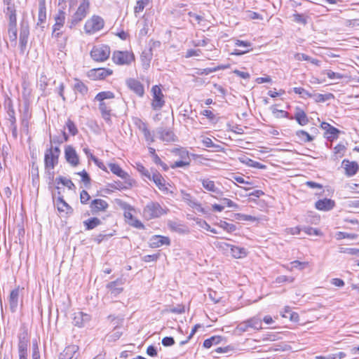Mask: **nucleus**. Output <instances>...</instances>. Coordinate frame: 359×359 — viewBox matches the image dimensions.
Instances as JSON below:
<instances>
[{"label":"nucleus","mask_w":359,"mask_h":359,"mask_svg":"<svg viewBox=\"0 0 359 359\" xmlns=\"http://www.w3.org/2000/svg\"><path fill=\"white\" fill-rule=\"evenodd\" d=\"M170 240L167 236L155 235L153 236L149 241V247L152 248H159L162 245H170Z\"/></svg>","instance_id":"nucleus-17"},{"label":"nucleus","mask_w":359,"mask_h":359,"mask_svg":"<svg viewBox=\"0 0 359 359\" xmlns=\"http://www.w3.org/2000/svg\"><path fill=\"white\" fill-rule=\"evenodd\" d=\"M55 182L57 184L61 183L64 186L67 187L69 189H75V185L72 182V181L69 179H67L66 177L60 176V177L56 178Z\"/></svg>","instance_id":"nucleus-46"},{"label":"nucleus","mask_w":359,"mask_h":359,"mask_svg":"<svg viewBox=\"0 0 359 359\" xmlns=\"http://www.w3.org/2000/svg\"><path fill=\"white\" fill-rule=\"evenodd\" d=\"M335 206L334 201L330 198H323L317 201L315 203V207L318 210L329 211L334 208Z\"/></svg>","instance_id":"nucleus-21"},{"label":"nucleus","mask_w":359,"mask_h":359,"mask_svg":"<svg viewBox=\"0 0 359 359\" xmlns=\"http://www.w3.org/2000/svg\"><path fill=\"white\" fill-rule=\"evenodd\" d=\"M151 177V180H152L156 184V185L160 190L163 191H168V187H166L165 184V180L158 172L155 171L154 172H153Z\"/></svg>","instance_id":"nucleus-24"},{"label":"nucleus","mask_w":359,"mask_h":359,"mask_svg":"<svg viewBox=\"0 0 359 359\" xmlns=\"http://www.w3.org/2000/svg\"><path fill=\"white\" fill-rule=\"evenodd\" d=\"M134 123L142 133L148 128L147 124L140 118H136L134 121Z\"/></svg>","instance_id":"nucleus-55"},{"label":"nucleus","mask_w":359,"mask_h":359,"mask_svg":"<svg viewBox=\"0 0 359 359\" xmlns=\"http://www.w3.org/2000/svg\"><path fill=\"white\" fill-rule=\"evenodd\" d=\"M221 201L223 204V205H226L229 208H232L233 209H238V205L236 204V203H234L233 201H231V199H229L227 198H223L221 199Z\"/></svg>","instance_id":"nucleus-57"},{"label":"nucleus","mask_w":359,"mask_h":359,"mask_svg":"<svg viewBox=\"0 0 359 359\" xmlns=\"http://www.w3.org/2000/svg\"><path fill=\"white\" fill-rule=\"evenodd\" d=\"M112 74L113 71L111 69L96 68L89 70L87 73V76L90 79L97 81L104 79Z\"/></svg>","instance_id":"nucleus-10"},{"label":"nucleus","mask_w":359,"mask_h":359,"mask_svg":"<svg viewBox=\"0 0 359 359\" xmlns=\"http://www.w3.org/2000/svg\"><path fill=\"white\" fill-rule=\"evenodd\" d=\"M90 159L102 170L107 171V168L104 164L96 158L93 154H90Z\"/></svg>","instance_id":"nucleus-62"},{"label":"nucleus","mask_w":359,"mask_h":359,"mask_svg":"<svg viewBox=\"0 0 359 359\" xmlns=\"http://www.w3.org/2000/svg\"><path fill=\"white\" fill-rule=\"evenodd\" d=\"M46 20V8L44 1H40L39 4V15L37 25H41Z\"/></svg>","instance_id":"nucleus-32"},{"label":"nucleus","mask_w":359,"mask_h":359,"mask_svg":"<svg viewBox=\"0 0 359 359\" xmlns=\"http://www.w3.org/2000/svg\"><path fill=\"white\" fill-rule=\"evenodd\" d=\"M232 257L236 259L242 258L246 256L247 252L244 248L232 245L230 250Z\"/></svg>","instance_id":"nucleus-39"},{"label":"nucleus","mask_w":359,"mask_h":359,"mask_svg":"<svg viewBox=\"0 0 359 359\" xmlns=\"http://www.w3.org/2000/svg\"><path fill=\"white\" fill-rule=\"evenodd\" d=\"M296 135L302 142L304 143L311 142L314 140L313 136L311 135L304 130H297L296 132Z\"/></svg>","instance_id":"nucleus-42"},{"label":"nucleus","mask_w":359,"mask_h":359,"mask_svg":"<svg viewBox=\"0 0 359 359\" xmlns=\"http://www.w3.org/2000/svg\"><path fill=\"white\" fill-rule=\"evenodd\" d=\"M60 154V149L58 147H50L48 149L44 155V164L46 169L53 170L58 163V158Z\"/></svg>","instance_id":"nucleus-2"},{"label":"nucleus","mask_w":359,"mask_h":359,"mask_svg":"<svg viewBox=\"0 0 359 359\" xmlns=\"http://www.w3.org/2000/svg\"><path fill=\"white\" fill-rule=\"evenodd\" d=\"M151 93L153 95L151 102L152 109L155 111L161 110L165 104L164 95L161 88L157 85L154 86L151 88Z\"/></svg>","instance_id":"nucleus-8"},{"label":"nucleus","mask_w":359,"mask_h":359,"mask_svg":"<svg viewBox=\"0 0 359 359\" xmlns=\"http://www.w3.org/2000/svg\"><path fill=\"white\" fill-rule=\"evenodd\" d=\"M144 137L145 138V140L149 143L151 144L154 142V138L153 135L151 134V131L149 128H147L145 131L142 132Z\"/></svg>","instance_id":"nucleus-64"},{"label":"nucleus","mask_w":359,"mask_h":359,"mask_svg":"<svg viewBox=\"0 0 359 359\" xmlns=\"http://www.w3.org/2000/svg\"><path fill=\"white\" fill-rule=\"evenodd\" d=\"M89 1L83 0V1L80 4L79 8H77L76 11L71 17V19L68 22L70 28H72L73 27L76 26L79 22H81L83 19L86 18L89 9Z\"/></svg>","instance_id":"nucleus-3"},{"label":"nucleus","mask_w":359,"mask_h":359,"mask_svg":"<svg viewBox=\"0 0 359 359\" xmlns=\"http://www.w3.org/2000/svg\"><path fill=\"white\" fill-rule=\"evenodd\" d=\"M109 207L107 201L102 199H95L92 201L90 208L91 212L95 215L100 212L105 211Z\"/></svg>","instance_id":"nucleus-19"},{"label":"nucleus","mask_w":359,"mask_h":359,"mask_svg":"<svg viewBox=\"0 0 359 359\" xmlns=\"http://www.w3.org/2000/svg\"><path fill=\"white\" fill-rule=\"evenodd\" d=\"M358 237V235L355 233H349L346 232L339 231L336 234V238L337 240H341L344 238H350V239H355Z\"/></svg>","instance_id":"nucleus-50"},{"label":"nucleus","mask_w":359,"mask_h":359,"mask_svg":"<svg viewBox=\"0 0 359 359\" xmlns=\"http://www.w3.org/2000/svg\"><path fill=\"white\" fill-rule=\"evenodd\" d=\"M293 91L298 95H300L302 97H311L312 94L309 93L307 90L302 87H295L293 88Z\"/></svg>","instance_id":"nucleus-52"},{"label":"nucleus","mask_w":359,"mask_h":359,"mask_svg":"<svg viewBox=\"0 0 359 359\" xmlns=\"http://www.w3.org/2000/svg\"><path fill=\"white\" fill-rule=\"evenodd\" d=\"M302 231L305 232L308 235H315V236H321L322 233L320 230L311 227V226H304L302 228Z\"/></svg>","instance_id":"nucleus-53"},{"label":"nucleus","mask_w":359,"mask_h":359,"mask_svg":"<svg viewBox=\"0 0 359 359\" xmlns=\"http://www.w3.org/2000/svg\"><path fill=\"white\" fill-rule=\"evenodd\" d=\"M341 165L345 170V175L348 177H352L355 175L359 169V166L357 162L350 161L347 159L343 160Z\"/></svg>","instance_id":"nucleus-18"},{"label":"nucleus","mask_w":359,"mask_h":359,"mask_svg":"<svg viewBox=\"0 0 359 359\" xmlns=\"http://www.w3.org/2000/svg\"><path fill=\"white\" fill-rule=\"evenodd\" d=\"M104 25V20L101 17L94 15L86 21L84 25V30L87 34H93L102 29Z\"/></svg>","instance_id":"nucleus-7"},{"label":"nucleus","mask_w":359,"mask_h":359,"mask_svg":"<svg viewBox=\"0 0 359 359\" xmlns=\"http://www.w3.org/2000/svg\"><path fill=\"white\" fill-rule=\"evenodd\" d=\"M4 12L6 13V15L8 18V23L17 22L15 6H6V9L4 10Z\"/></svg>","instance_id":"nucleus-35"},{"label":"nucleus","mask_w":359,"mask_h":359,"mask_svg":"<svg viewBox=\"0 0 359 359\" xmlns=\"http://www.w3.org/2000/svg\"><path fill=\"white\" fill-rule=\"evenodd\" d=\"M198 181L201 183L203 187L209 192L215 194V197L222 196L223 191L216 186L215 182L210 178H200Z\"/></svg>","instance_id":"nucleus-11"},{"label":"nucleus","mask_w":359,"mask_h":359,"mask_svg":"<svg viewBox=\"0 0 359 359\" xmlns=\"http://www.w3.org/2000/svg\"><path fill=\"white\" fill-rule=\"evenodd\" d=\"M294 118L302 126H306L309 123V118L304 111L298 107L297 108Z\"/></svg>","instance_id":"nucleus-31"},{"label":"nucleus","mask_w":359,"mask_h":359,"mask_svg":"<svg viewBox=\"0 0 359 359\" xmlns=\"http://www.w3.org/2000/svg\"><path fill=\"white\" fill-rule=\"evenodd\" d=\"M56 205L59 212H65L67 215L73 213V208L62 197H58Z\"/></svg>","instance_id":"nucleus-27"},{"label":"nucleus","mask_w":359,"mask_h":359,"mask_svg":"<svg viewBox=\"0 0 359 359\" xmlns=\"http://www.w3.org/2000/svg\"><path fill=\"white\" fill-rule=\"evenodd\" d=\"M128 224L137 229H143L144 225L137 219L133 217L130 221H128Z\"/></svg>","instance_id":"nucleus-59"},{"label":"nucleus","mask_w":359,"mask_h":359,"mask_svg":"<svg viewBox=\"0 0 359 359\" xmlns=\"http://www.w3.org/2000/svg\"><path fill=\"white\" fill-rule=\"evenodd\" d=\"M29 35V24L27 21H22L20 22V53L22 54L25 53L26 46L28 42Z\"/></svg>","instance_id":"nucleus-9"},{"label":"nucleus","mask_w":359,"mask_h":359,"mask_svg":"<svg viewBox=\"0 0 359 359\" xmlns=\"http://www.w3.org/2000/svg\"><path fill=\"white\" fill-rule=\"evenodd\" d=\"M323 74H326L330 79H341L343 78V76L341 74L334 72L331 70H325Z\"/></svg>","instance_id":"nucleus-58"},{"label":"nucleus","mask_w":359,"mask_h":359,"mask_svg":"<svg viewBox=\"0 0 359 359\" xmlns=\"http://www.w3.org/2000/svg\"><path fill=\"white\" fill-rule=\"evenodd\" d=\"M290 264L292 266V269H298L299 270H303L304 268H306L308 266V262H300L299 260H295L292 262H290Z\"/></svg>","instance_id":"nucleus-54"},{"label":"nucleus","mask_w":359,"mask_h":359,"mask_svg":"<svg viewBox=\"0 0 359 359\" xmlns=\"http://www.w3.org/2000/svg\"><path fill=\"white\" fill-rule=\"evenodd\" d=\"M102 224V222L97 217H91L88 219L83 221V225L86 230H91L98 226Z\"/></svg>","instance_id":"nucleus-38"},{"label":"nucleus","mask_w":359,"mask_h":359,"mask_svg":"<svg viewBox=\"0 0 359 359\" xmlns=\"http://www.w3.org/2000/svg\"><path fill=\"white\" fill-rule=\"evenodd\" d=\"M149 0H139L136 3V6L134 8V13L136 16L142 12L144 8L149 4Z\"/></svg>","instance_id":"nucleus-44"},{"label":"nucleus","mask_w":359,"mask_h":359,"mask_svg":"<svg viewBox=\"0 0 359 359\" xmlns=\"http://www.w3.org/2000/svg\"><path fill=\"white\" fill-rule=\"evenodd\" d=\"M136 168L142 175L145 176L149 180H151V173L142 163H136Z\"/></svg>","instance_id":"nucleus-51"},{"label":"nucleus","mask_w":359,"mask_h":359,"mask_svg":"<svg viewBox=\"0 0 359 359\" xmlns=\"http://www.w3.org/2000/svg\"><path fill=\"white\" fill-rule=\"evenodd\" d=\"M66 19V14L62 11H59L57 15L55 16V24L53 27V35L59 38L62 34V32H57L63 27Z\"/></svg>","instance_id":"nucleus-13"},{"label":"nucleus","mask_w":359,"mask_h":359,"mask_svg":"<svg viewBox=\"0 0 359 359\" xmlns=\"http://www.w3.org/2000/svg\"><path fill=\"white\" fill-rule=\"evenodd\" d=\"M209 298L214 302L218 303L220 301L221 297L218 294L216 291L210 290L209 291Z\"/></svg>","instance_id":"nucleus-63"},{"label":"nucleus","mask_w":359,"mask_h":359,"mask_svg":"<svg viewBox=\"0 0 359 359\" xmlns=\"http://www.w3.org/2000/svg\"><path fill=\"white\" fill-rule=\"evenodd\" d=\"M293 21L296 23L301 24L303 25H306L308 23V17L305 16L304 14H300L298 13H294L292 15Z\"/></svg>","instance_id":"nucleus-47"},{"label":"nucleus","mask_w":359,"mask_h":359,"mask_svg":"<svg viewBox=\"0 0 359 359\" xmlns=\"http://www.w3.org/2000/svg\"><path fill=\"white\" fill-rule=\"evenodd\" d=\"M79 348L76 345H71L67 346L62 353H60V358H65V359H72L74 353L78 351Z\"/></svg>","instance_id":"nucleus-34"},{"label":"nucleus","mask_w":359,"mask_h":359,"mask_svg":"<svg viewBox=\"0 0 359 359\" xmlns=\"http://www.w3.org/2000/svg\"><path fill=\"white\" fill-rule=\"evenodd\" d=\"M311 97H313V100H315V102H324L327 100L334 99V95L330 93H326V94L316 93V94L312 95Z\"/></svg>","instance_id":"nucleus-40"},{"label":"nucleus","mask_w":359,"mask_h":359,"mask_svg":"<svg viewBox=\"0 0 359 359\" xmlns=\"http://www.w3.org/2000/svg\"><path fill=\"white\" fill-rule=\"evenodd\" d=\"M151 50L150 49L148 52L144 51L141 55V61L144 69H147L150 66V62L152 57Z\"/></svg>","instance_id":"nucleus-41"},{"label":"nucleus","mask_w":359,"mask_h":359,"mask_svg":"<svg viewBox=\"0 0 359 359\" xmlns=\"http://www.w3.org/2000/svg\"><path fill=\"white\" fill-rule=\"evenodd\" d=\"M74 90L79 92L82 95H86L88 93V88L87 86L79 79H74Z\"/></svg>","instance_id":"nucleus-36"},{"label":"nucleus","mask_w":359,"mask_h":359,"mask_svg":"<svg viewBox=\"0 0 359 359\" xmlns=\"http://www.w3.org/2000/svg\"><path fill=\"white\" fill-rule=\"evenodd\" d=\"M239 159H240L241 162L247 165L249 167L258 168V169H265L266 168V165L260 163L259 162L253 161L248 157L244 156L243 158H240Z\"/></svg>","instance_id":"nucleus-37"},{"label":"nucleus","mask_w":359,"mask_h":359,"mask_svg":"<svg viewBox=\"0 0 359 359\" xmlns=\"http://www.w3.org/2000/svg\"><path fill=\"white\" fill-rule=\"evenodd\" d=\"M235 46L245 48L244 50L235 49L234 50L235 55H241L249 52V50H250V48L251 47V43L246 41L237 40L235 43Z\"/></svg>","instance_id":"nucleus-30"},{"label":"nucleus","mask_w":359,"mask_h":359,"mask_svg":"<svg viewBox=\"0 0 359 359\" xmlns=\"http://www.w3.org/2000/svg\"><path fill=\"white\" fill-rule=\"evenodd\" d=\"M112 60L118 65H128L135 60V55L132 52L116 50L113 53Z\"/></svg>","instance_id":"nucleus-6"},{"label":"nucleus","mask_w":359,"mask_h":359,"mask_svg":"<svg viewBox=\"0 0 359 359\" xmlns=\"http://www.w3.org/2000/svg\"><path fill=\"white\" fill-rule=\"evenodd\" d=\"M217 224L219 227L229 233L233 232L236 229V227L233 224H230L225 221L221 220Z\"/></svg>","instance_id":"nucleus-48"},{"label":"nucleus","mask_w":359,"mask_h":359,"mask_svg":"<svg viewBox=\"0 0 359 359\" xmlns=\"http://www.w3.org/2000/svg\"><path fill=\"white\" fill-rule=\"evenodd\" d=\"M110 48L107 45L95 46L90 54L91 58L95 62H104L110 55Z\"/></svg>","instance_id":"nucleus-5"},{"label":"nucleus","mask_w":359,"mask_h":359,"mask_svg":"<svg viewBox=\"0 0 359 359\" xmlns=\"http://www.w3.org/2000/svg\"><path fill=\"white\" fill-rule=\"evenodd\" d=\"M123 281L121 279H117L115 281L109 283L107 287L109 290L111 294L117 295L123 291Z\"/></svg>","instance_id":"nucleus-26"},{"label":"nucleus","mask_w":359,"mask_h":359,"mask_svg":"<svg viewBox=\"0 0 359 359\" xmlns=\"http://www.w3.org/2000/svg\"><path fill=\"white\" fill-rule=\"evenodd\" d=\"M340 252L346 253L353 255H359V249L350 248H342L340 250Z\"/></svg>","instance_id":"nucleus-60"},{"label":"nucleus","mask_w":359,"mask_h":359,"mask_svg":"<svg viewBox=\"0 0 359 359\" xmlns=\"http://www.w3.org/2000/svg\"><path fill=\"white\" fill-rule=\"evenodd\" d=\"M156 133L163 142H171L176 140V136L170 128L159 127L156 129Z\"/></svg>","instance_id":"nucleus-14"},{"label":"nucleus","mask_w":359,"mask_h":359,"mask_svg":"<svg viewBox=\"0 0 359 359\" xmlns=\"http://www.w3.org/2000/svg\"><path fill=\"white\" fill-rule=\"evenodd\" d=\"M165 213L158 203L153 201L148 203L143 210L144 217L147 219L159 217Z\"/></svg>","instance_id":"nucleus-4"},{"label":"nucleus","mask_w":359,"mask_h":359,"mask_svg":"<svg viewBox=\"0 0 359 359\" xmlns=\"http://www.w3.org/2000/svg\"><path fill=\"white\" fill-rule=\"evenodd\" d=\"M251 328L255 330L262 329V320L257 317H252L247 320Z\"/></svg>","instance_id":"nucleus-45"},{"label":"nucleus","mask_w":359,"mask_h":359,"mask_svg":"<svg viewBox=\"0 0 359 359\" xmlns=\"http://www.w3.org/2000/svg\"><path fill=\"white\" fill-rule=\"evenodd\" d=\"M321 128L325 131V135L328 140L332 141L334 139L337 138L339 130L331 126L327 122H323L320 125Z\"/></svg>","instance_id":"nucleus-20"},{"label":"nucleus","mask_w":359,"mask_h":359,"mask_svg":"<svg viewBox=\"0 0 359 359\" xmlns=\"http://www.w3.org/2000/svg\"><path fill=\"white\" fill-rule=\"evenodd\" d=\"M346 150V147L344 144H338L334 148V154L337 156V158L341 157L344 155V153Z\"/></svg>","instance_id":"nucleus-56"},{"label":"nucleus","mask_w":359,"mask_h":359,"mask_svg":"<svg viewBox=\"0 0 359 359\" xmlns=\"http://www.w3.org/2000/svg\"><path fill=\"white\" fill-rule=\"evenodd\" d=\"M126 85L130 90L139 97H142L144 95V86L139 81L135 79H128L126 80Z\"/></svg>","instance_id":"nucleus-16"},{"label":"nucleus","mask_w":359,"mask_h":359,"mask_svg":"<svg viewBox=\"0 0 359 359\" xmlns=\"http://www.w3.org/2000/svg\"><path fill=\"white\" fill-rule=\"evenodd\" d=\"M29 340L27 337V334L23 333L18 336V353L19 355H27V347Z\"/></svg>","instance_id":"nucleus-23"},{"label":"nucleus","mask_w":359,"mask_h":359,"mask_svg":"<svg viewBox=\"0 0 359 359\" xmlns=\"http://www.w3.org/2000/svg\"><path fill=\"white\" fill-rule=\"evenodd\" d=\"M18 298H19V287L15 288L11 292L9 296V306L11 312L14 313L16 311L18 306Z\"/></svg>","instance_id":"nucleus-25"},{"label":"nucleus","mask_w":359,"mask_h":359,"mask_svg":"<svg viewBox=\"0 0 359 359\" xmlns=\"http://www.w3.org/2000/svg\"><path fill=\"white\" fill-rule=\"evenodd\" d=\"M221 341L222 337L220 336H213L204 341L203 346L206 348H209L214 344L216 345L219 344Z\"/></svg>","instance_id":"nucleus-43"},{"label":"nucleus","mask_w":359,"mask_h":359,"mask_svg":"<svg viewBox=\"0 0 359 359\" xmlns=\"http://www.w3.org/2000/svg\"><path fill=\"white\" fill-rule=\"evenodd\" d=\"M115 203L121 209L124 210V217L127 222L128 221H130L131 219H133L134 217L131 213V211L133 210V208L130 204L119 198L115 199Z\"/></svg>","instance_id":"nucleus-22"},{"label":"nucleus","mask_w":359,"mask_h":359,"mask_svg":"<svg viewBox=\"0 0 359 359\" xmlns=\"http://www.w3.org/2000/svg\"><path fill=\"white\" fill-rule=\"evenodd\" d=\"M8 36L11 42L16 44L18 39V29L16 23H8Z\"/></svg>","instance_id":"nucleus-33"},{"label":"nucleus","mask_w":359,"mask_h":359,"mask_svg":"<svg viewBox=\"0 0 359 359\" xmlns=\"http://www.w3.org/2000/svg\"><path fill=\"white\" fill-rule=\"evenodd\" d=\"M91 320V316L82 311L74 313L72 323L79 327H84Z\"/></svg>","instance_id":"nucleus-15"},{"label":"nucleus","mask_w":359,"mask_h":359,"mask_svg":"<svg viewBox=\"0 0 359 359\" xmlns=\"http://www.w3.org/2000/svg\"><path fill=\"white\" fill-rule=\"evenodd\" d=\"M65 157L68 163L76 167L79 164V158L75 149L71 145H67L65 148Z\"/></svg>","instance_id":"nucleus-12"},{"label":"nucleus","mask_w":359,"mask_h":359,"mask_svg":"<svg viewBox=\"0 0 359 359\" xmlns=\"http://www.w3.org/2000/svg\"><path fill=\"white\" fill-rule=\"evenodd\" d=\"M182 194L183 200L186 201L189 206L203 211V208L201 204L196 199H194L190 194L184 191H182Z\"/></svg>","instance_id":"nucleus-28"},{"label":"nucleus","mask_w":359,"mask_h":359,"mask_svg":"<svg viewBox=\"0 0 359 359\" xmlns=\"http://www.w3.org/2000/svg\"><path fill=\"white\" fill-rule=\"evenodd\" d=\"M115 97L114 93L111 91H102L97 93L94 100L99 102V110L102 117L107 123H111V109L107 100H112Z\"/></svg>","instance_id":"nucleus-1"},{"label":"nucleus","mask_w":359,"mask_h":359,"mask_svg":"<svg viewBox=\"0 0 359 359\" xmlns=\"http://www.w3.org/2000/svg\"><path fill=\"white\" fill-rule=\"evenodd\" d=\"M250 327L248 323V320H245V321L241 323L239 325H238V326L236 327V330L238 332H245L248 331V329Z\"/></svg>","instance_id":"nucleus-61"},{"label":"nucleus","mask_w":359,"mask_h":359,"mask_svg":"<svg viewBox=\"0 0 359 359\" xmlns=\"http://www.w3.org/2000/svg\"><path fill=\"white\" fill-rule=\"evenodd\" d=\"M109 167L111 171L117 176L120 177L126 181L129 179V175L125 172L118 164L109 163Z\"/></svg>","instance_id":"nucleus-29"},{"label":"nucleus","mask_w":359,"mask_h":359,"mask_svg":"<svg viewBox=\"0 0 359 359\" xmlns=\"http://www.w3.org/2000/svg\"><path fill=\"white\" fill-rule=\"evenodd\" d=\"M65 126L69 134L75 136L78 133V129L75 123L71 119H67Z\"/></svg>","instance_id":"nucleus-49"}]
</instances>
